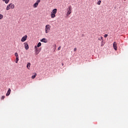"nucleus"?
I'll return each mask as SVG.
<instances>
[{
  "mask_svg": "<svg viewBox=\"0 0 128 128\" xmlns=\"http://www.w3.org/2000/svg\"><path fill=\"white\" fill-rule=\"evenodd\" d=\"M58 10L56 8L54 9L51 12V18H56V12Z\"/></svg>",
  "mask_w": 128,
  "mask_h": 128,
  "instance_id": "nucleus-1",
  "label": "nucleus"
},
{
  "mask_svg": "<svg viewBox=\"0 0 128 128\" xmlns=\"http://www.w3.org/2000/svg\"><path fill=\"white\" fill-rule=\"evenodd\" d=\"M50 28L52 26L50 24H47L45 26V32L46 34H48L50 32Z\"/></svg>",
  "mask_w": 128,
  "mask_h": 128,
  "instance_id": "nucleus-2",
  "label": "nucleus"
},
{
  "mask_svg": "<svg viewBox=\"0 0 128 128\" xmlns=\"http://www.w3.org/2000/svg\"><path fill=\"white\" fill-rule=\"evenodd\" d=\"M40 0H37L36 1V2L34 3L33 4V8H38V4H40Z\"/></svg>",
  "mask_w": 128,
  "mask_h": 128,
  "instance_id": "nucleus-3",
  "label": "nucleus"
},
{
  "mask_svg": "<svg viewBox=\"0 0 128 128\" xmlns=\"http://www.w3.org/2000/svg\"><path fill=\"white\" fill-rule=\"evenodd\" d=\"M72 14V6H70L68 7V10L66 13L67 16H70V14Z\"/></svg>",
  "mask_w": 128,
  "mask_h": 128,
  "instance_id": "nucleus-4",
  "label": "nucleus"
},
{
  "mask_svg": "<svg viewBox=\"0 0 128 128\" xmlns=\"http://www.w3.org/2000/svg\"><path fill=\"white\" fill-rule=\"evenodd\" d=\"M118 44H116V42H114L113 44V48L115 50H118Z\"/></svg>",
  "mask_w": 128,
  "mask_h": 128,
  "instance_id": "nucleus-5",
  "label": "nucleus"
},
{
  "mask_svg": "<svg viewBox=\"0 0 128 128\" xmlns=\"http://www.w3.org/2000/svg\"><path fill=\"white\" fill-rule=\"evenodd\" d=\"M28 38V36L25 35L24 36H23L21 39V42H26V40Z\"/></svg>",
  "mask_w": 128,
  "mask_h": 128,
  "instance_id": "nucleus-6",
  "label": "nucleus"
},
{
  "mask_svg": "<svg viewBox=\"0 0 128 128\" xmlns=\"http://www.w3.org/2000/svg\"><path fill=\"white\" fill-rule=\"evenodd\" d=\"M24 48H25L26 50H28V48H29L28 44V43H26V42H24Z\"/></svg>",
  "mask_w": 128,
  "mask_h": 128,
  "instance_id": "nucleus-7",
  "label": "nucleus"
},
{
  "mask_svg": "<svg viewBox=\"0 0 128 128\" xmlns=\"http://www.w3.org/2000/svg\"><path fill=\"white\" fill-rule=\"evenodd\" d=\"M40 42L46 44V42H48V40L46 39V38H43L42 40H40Z\"/></svg>",
  "mask_w": 128,
  "mask_h": 128,
  "instance_id": "nucleus-8",
  "label": "nucleus"
},
{
  "mask_svg": "<svg viewBox=\"0 0 128 128\" xmlns=\"http://www.w3.org/2000/svg\"><path fill=\"white\" fill-rule=\"evenodd\" d=\"M40 52V49L38 48L35 50V52L36 54H39Z\"/></svg>",
  "mask_w": 128,
  "mask_h": 128,
  "instance_id": "nucleus-9",
  "label": "nucleus"
},
{
  "mask_svg": "<svg viewBox=\"0 0 128 128\" xmlns=\"http://www.w3.org/2000/svg\"><path fill=\"white\" fill-rule=\"evenodd\" d=\"M10 92H11L10 88H9L8 89V91L6 94V96H10Z\"/></svg>",
  "mask_w": 128,
  "mask_h": 128,
  "instance_id": "nucleus-10",
  "label": "nucleus"
},
{
  "mask_svg": "<svg viewBox=\"0 0 128 128\" xmlns=\"http://www.w3.org/2000/svg\"><path fill=\"white\" fill-rule=\"evenodd\" d=\"M9 6H10V8L14 10V5L12 4H9Z\"/></svg>",
  "mask_w": 128,
  "mask_h": 128,
  "instance_id": "nucleus-11",
  "label": "nucleus"
},
{
  "mask_svg": "<svg viewBox=\"0 0 128 128\" xmlns=\"http://www.w3.org/2000/svg\"><path fill=\"white\" fill-rule=\"evenodd\" d=\"M6 10H10V4L8 5Z\"/></svg>",
  "mask_w": 128,
  "mask_h": 128,
  "instance_id": "nucleus-12",
  "label": "nucleus"
},
{
  "mask_svg": "<svg viewBox=\"0 0 128 128\" xmlns=\"http://www.w3.org/2000/svg\"><path fill=\"white\" fill-rule=\"evenodd\" d=\"M30 63H28L27 64V68L30 70Z\"/></svg>",
  "mask_w": 128,
  "mask_h": 128,
  "instance_id": "nucleus-13",
  "label": "nucleus"
},
{
  "mask_svg": "<svg viewBox=\"0 0 128 128\" xmlns=\"http://www.w3.org/2000/svg\"><path fill=\"white\" fill-rule=\"evenodd\" d=\"M42 46V43L39 42L38 44H37V48H40Z\"/></svg>",
  "mask_w": 128,
  "mask_h": 128,
  "instance_id": "nucleus-14",
  "label": "nucleus"
},
{
  "mask_svg": "<svg viewBox=\"0 0 128 128\" xmlns=\"http://www.w3.org/2000/svg\"><path fill=\"white\" fill-rule=\"evenodd\" d=\"M2 2H5V3L8 4L10 0H2Z\"/></svg>",
  "mask_w": 128,
  "mask_h": 128,
  "instance_id": "nucleus-15",
  "label": "nucleus"
},
{
  "mask_svg": "<svg viewBox=\"0 0 128 128\" xmlns=\"http://www.w3.org/2000/svg\"><path fill=\"white\" fill-rule=\"evenodd\" d=\"M14 56L16 57V58H18V52H16L14 54Z\"/></svg>",
  "mask_w": 128,
  "mask_h": 128,
  "instance_id": "nucleus-16",
  "label": "nucleus"
},
{
  "mask_svg": "<svg viewBox=\"0 0 128 128\" xmlns=\"http://www.w3.org/2000/svg\"><path fill=\"white\" fill-rule=\"evenodd\" d=\"M36 73H35L34 75L32 76V78H36Z\"/></svg>",
  "mask_w": 128,
  "mask_h": 128,
  "instance_id": "nucleus-17",
  "label": "nucleus"
},
{
  "mask_svg": "<svg viewBox=\"0 0 128 128\" xmlns=\"http://www.w3.org/2000/svg\"><path fill=\"white\" fill-rule=\"evenodd\" d=\"M4 18V16L2 14H0V20H2Z\"/></svg>",
  "mask_w": 128,
  "mask_h": 128,
  "instance_id": "nucleus-18",
  "label": "nucleus"
},
{
  "mask_svg": "<svg viewBox=\"0 0 128 128\" xmlns=\"http://www.w3.org/2000/svg\"><path fill=\"white\" fill-rule=\"evenodd\" d=\"M18 60H19L18 58H16V63L18 64Z\"/></svg>",
  "mask_w": 128,
  "mask_h": 128,
  "instance_id": "nucleus-19",
  "label": "nucleus"
},
{
  "mask_svg": "<svg viewBox=\"0 0 128 128\" xmlns=\"http://www.w3.org/2000/svg\"><path fill=\"white\" fill-rule=\"evenodd\" d=\"M102 2V1L101 0H98V6L100 5V3Z\"/></svg>",
  "mask_w": 128,
  "mask_h": 128,
  "instance_id": "nucleus-20",
  "label": "nucleus"
},
{
  "mask_svg": "<svg viewBox=\"0 0 128 128\" xmlns=\"http://www.w3.org/2000/svg\"><path fill=\"white\" fill-rule=\"evenodd\" d=\"M102 42H104V40H102V42L101 46H104V44H102Z\"/></svg>",
  "mask_w": 128,
  "mask_h": 128,
  "instance_id": "nucleus-21",
  "label": "nucleus"
},
{
  "mask_svg": "<svg viewBox=\"0 0 128 128\" xmlns=\"http://www.w3.org/2000/svg\"><path fill=\"white\" fill-rule=\"evenodd\" d=\"M60 48H62V46H59L58 48V50H60Z\"/></svg>",
  "mask_w": 128,
  "mask_h": 128,
  "instance_id": "nucleus-22",
  "label": "nucleus"
},
{
  "mask_svg": "<svg viewBox=\"0 0 128 128\" xmlns=\"http://www.w3.org/2000/svg\"><path fill=\"white\" fill-rule=\"evenodd\" d=\"M4 98H5V96H2L1 99H2V100H4Z\"/></svg>",
  "mask_w": 128,
  "mask_h": 128,
  "instance_id": "nucleus-23",
  "label": "nucleus"
},
{
  "mask_svg": "<svg viewBox=\"0 0 128 128\" xmlns=\"http://www.w3.org/2000/svg\"><path fill=\"white\" fill-rule=\"evenodd\" d=\"M102 38H104L101 37L100 38H98V40H102Z\"/></svg>",
  "mask_w": 128,
  "mask_h": 128,
  "instance_id": "nucleus-24",
  "label": "nucleus"
},
{
  "mask_svg": "<svg viewBox=\"0 0 128 128\" xmlns=\"http://www.w3.org/2000/svg\"><path fill=\"white\" fill-rule=\"evenodd\" d=\"M104 38H108V34H106L104 35Z\"/></svg>",
  "mask_w": 128,
  "mask_h": 128,
  "instance_id": "nucleus-25",
  "label": "nucleus"
},
{
  "mask_svg": "<svg viewBox=\"0 0 128 128\" xmlns=\"http://www.w3.org/2000/svg\"><path fill=\"white\" fill-rule=\"evenodd\" d=\"M74 52H76V48H75L74 50Z\"/></svg>",
  "mask_w": 128,
  "mask_h": 128,
  "instance_id": "nucleus-26",
  "label": "nucleus"
},
{
  "mask_svg": "<svg viewBox=\"0 0 128 128\" xmlns=\"http://www.w3.org/2000/svg\"><path fill=\"white\" fill-rule=\"evenodd\" d=\"M34 48H35V50H36V49H38V47L36 46H35Z\"/></svg>",
  "mask_w": 128,
  "mask_h": 128,
  "instance_id": "nucleus-27",
  "label": "nucleus"
},
{
  "mask_svg": "<svg viewBox=\"0 0 128 128\" xmlns=\"http://www.w3.org/2000/svg\"><path fill=\"white\" fill-rule=\"evenodd\" d=\"M62 66H64V64H62Z\"/></svg>",
  "mask_w": 128,
  "mask_h": 128,
  "instance_id": "nucleus-28",
  "label": "nucleus"
},
{
  "mask_svg": "<svg viewBox=\"0 0 128 128\" xmlns=\"http://www.w3.org/2000/svg\"><path fill=\"white\" fill-rule=\"evenodd\" d=\"M124 2H126V0H124Z\"/></svg>",
  "mask_w": 128,
  "mask_h": 128,
  "instance_id": "nucleus-29",
  "label": "nucleus"
}]
</instances>
